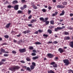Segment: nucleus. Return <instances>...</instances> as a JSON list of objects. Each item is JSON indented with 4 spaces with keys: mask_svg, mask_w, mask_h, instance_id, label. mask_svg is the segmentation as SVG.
<instances>
[{
    "mask_svg": "<svg viewBox=\"0 0 73 73\" xmlns=\"http://www.w3.org/2000/svg\"><path fill=\"white\" fill-rule=\"evenodd\" d=\"M57 28H58V29L59 31H60V30H61V27H57Z\"/></svg>",
    "mask_w": 73,
    "mask_h": 73,
    "instance_id": "nucleus-46",
    "label": "nucleus"
},
{
    "mask_svg": "<svg viewBox=\"0 0 73 73\" xmlns=\"http://www.w3.org/2000/svg\"><path fill=\"white\" fill-rule=\"evenodd\" d=\"M31 13V11L29 10V11H28L29 14H30V13Z\"/></svg>",
    "mask_w": 73,
    "mask_h": 73,
    "instance_id": "nucleus-62",
    "label": "nucleus"
},
{
    "mask_svg": "<svg viewBox=\"0 0 73 73\" xmlns=\"http://www.w3.org/2000/svg\"><path fill=\"white\" fill-rule=\"evenodd\" d=\"M30 32L29 30H27L25 31H23V33H24L25 34H26V33H28Z\"/></svg>",
    "mask_w": 73,
    "mask_h": 73,
    "instance_id": "nucleus-8",
    "label": "nucleus"
},
{
    "mask_svg": "<svg viewBox=\"0 0 73 73\" xmlns=\"http://www.w3.org/2000/svg\"><path fill=\"white\" fill-rule=\"evenodd\" d=\"M26 60L27 61H31V59H30V58L29 57H27L26 58Z\"/></svg>",
    "mask_w": 73,
    "mask_h": 73,
    "instance_id": "nucleus-14",
    "label": "nucleus"
},
{
    "mask_svg": "<svg viewBox=\"0 0 73 73\" xmlns=\"http://www.w3.org/2000/svg\"><path fill=\"white\" fill-rule=\"evenodd\" d=\"M33 52H35V53H37V51H36L35 50H33Z\"/></svg>",
    "mask_w": 73,
    "mask_h": 73,
    "instance_id": "nucleus-60",
    "label": "nucleus"
},
{
    "mask_svg": "<svg viewBox=\"0 0 73 73\" xmlns=\"http://www.w3.org/2000/svg\"><path fill=\"white\" fill-rule=\"evenodd\" d=\"M47 72L48 73H55L52 70H48Z\"/></svg>",
    "mask_w": 73,
    "mask_h": 73,
    "instance_id": "nucleus-10",
    "label": "nucleus"
},
{
    "mask_svg": "<svg viewBox=\"0 0 73 73\" xmlns=\"http://www.w3.org/2000/svg\"><path fill=\"white\" fill-rule=\"evenodd\" d=\"M34 34H38V31H36L34 33Z\"/></svg>",
    "mask_w": 73,
    "mask_h": 73,
    "instance_id": "nucleus-48",
    "label": "nucleus"
},
{
    "mask_svg": "<svg viewBox=\"0 0 73 73\" xmlns=\"http://www.w3.org/2000/svg\"><path fill=\"white\" fill-rule=\"evenodd\" d=\"M20 62H21L22 63H25V62L23 60L21 61Z\"/></svg>",
    "mask_w": 73,
    "mask_h": 73,
    "instance_id": "nucleus-58",
    "label": "nucleus"
},
{
    "mask_svg": "<svg viewBox=\"0 0 73 73\" xmlns=\"http://www.w3.org/2000/svg\"><path fill=\"white\" fill-rule=\"evenodd\" d=\"M7 8H13V6H11V5H9L7 6Z\"/></svg>",
    "mask_w": 73,
    "mask_h": 73,
    "instance_id": "nucleus-24",
    "label": "nucleus"
},
{
    "mask_svg": "<svg viewBox=\"0 0 73 73\" xmlns=\"http://www.w3.org/2000/svg\"><path fill=\"white\" fill-rule=\"evenodd\" d=\"M23 42L21 40H19V42H18V44H21Z\"/></svg>",
    "mask_w": 73,
    "mask_h": 73,
    "instance_id": "nucleus-33",
    "label": "nucleus"
},
{
    "mask_svg": "<svg viewBox=\"0 0 73 73\" xmlns=\"http://www.w3.org/2000/svg\"><path fill=\"white\" fill-rule=\"evenodd\" d=\"M19 51L21 53H24L26 52V49L25 48L20 49H19Z\"/></svg>",
    "mask_w": 73,
    "mask_h": 73,
    "instance_id": "nucleus-3",
    "label": "nucleus"
},
{
    "mask_svg": "<svg viewBox=\"0 0 73 73\" xmlns=\"http://www.w3.org/2000/svg\"><path fill=\"white\" fill-rule=\"evenodd\" d=\"M5 61H6V59H3L1 60V61H2V62H3V61L4 62H5Z\"/></svg>",
    "mask_w": 73,
    "mask_h": 73,
    "instance_id": "nucleus-43",
    "label": "nucleus"
},
{
    "mask_svg": "<svg viewBox=\"0 0 73 73\" xmlns=\"http://www.w3.org/2000/svg\"><path fill=\"white\" fill-rule=\"evenodd\" d=\"M64 6L62 5H58L57 6V8H64Z\"/></svg>",
    "mask_w": 73,
    "mask_h": 73,
    "instance_id": "nucleus-6",
    "label": "nucleus"
},
{
    "mask_svg": "<svg viewBox=\"0 0 73 73\" xmlns=\"http://www.w3.org/2000/svg\"><path fill=\"white\" fill-rule=\"evenodd\" d=\"M36 21H37L36 20L33 19L31 22V23H35Z\"/></svg>",
    "mask_w": 73,
    "mask_h": 73,
    "instance_id": "nucleus-17",
    "label": "nucleus"
},
{
    "mask_svg": "<svg viewBox=\"0 0 73 73\" xmlns=\"http://www.w3.org/2000/svg\"><path fill=\"white\" fill-rule=\"evenodd\" d=\"M20 68V67L18 66H15L11 68H9V69L10 70H11L13 72H15L16 71V70H18Z\"/></svg>",
    "mask_w": 73,
    "mask_h": 73,
    "instance_id": "nucleus-1",
    "label": "nucleus"
},
{
    "mask_svg": "<svg viewBox=\"0 0 73 73\" xmlns=\"http://www.w3.org/2000/svg\"><path fill=\"white\" fill-rule=\"evenodd\" d=\"M21 34H19V35H17V37H20L21 36Z\"/></svg>",
    "mask_w": 73,
    "mask_h": 73,
    "instance_id": "nucleus-51",
    "label": "nucleus"
},
{
    "mask_svg": "<svg viewBox=\"0 0 73 73\" xmlns=\"http://www.w3.org/2000/svg\"><path fill=\"white\" fill-rule=\"evenodd\" d=\"M28 27H32V24H29L28 25Z\"/></svg>",
    "mask_w": 73,
    "mask_h": 73,
    "instance_id": "nucleus-56",
    "label": "nucleus"
},
{
    "mask_svg": "<svg viewBox=\"0 0 73 73\" xmlns=\"http://www.w3.org/2000/svg\"><path fill=\"white\" fill-rule=\"evenodd\" d=\"M30 68L32 70H33L34 69V68H35V66H33V65H32L30 66Z\"/></svg>",
    "mask_w": 73,
    "mask_h": 73,
    "instance_id": "nucleus-19",
    "label": "nucleus"
},
{
    "mask_svg": "<svg viewBox=\"0 0 73 73\" xmlns=\"http://www.w3.org/2000/svg\"><path fill=\"white\" fill-rule=\"evenodd\" d=\"M17 3H18V1L17 0L14 1L13 2V4H17Z\"/></svg>",
    "mask_w": 73,
    "mask_h": 73,
    "instance_id": "nucleus-12",
    "label": "nucleus"
},
{
    "mask_svg": "<svg viewBox=\"0 0 73 73\" xmlns=\"http://www.w3.org/2000/svg\"><path fill=\"white\" fill-rule=\"evenodd\" d=\"M45 23H46V25H48V24H49V21H44V22Z\"/></svg>",
    "mask_w": 73,
    "mask_h": 73,
    "instance_id": "nucleus-29",
    "label": "nucleus"
},
{
    "mask_svg": "<svg viewBox=\"0 0 73 73\" xmlns=\"http://www.w3.org/2000/svg\"><path fill=\"white\" fill-rule=\"evenodd\" d=\"M40 20H41V21H43L44 22V19L43 17H40L39 18Z\"/></svg>",
    "mask_w": 73,
    "mask_h": 73,
    "instance_id": "nucleus-25",
    "label": "nucleus"
},
{
    "mask_svg": "<svg viewBox=\"0 0 73 73\" xmlns=\"http://www.w3.org/2000/svg\"><path fill=\"white\" fill-rule=\"evenodd\" d=\"M64 13H65V12H64V11L63 10L62 11V13L60 14V16H62V15H64Z\"/></svg>",
    "mask_w": 73,
    "mask_h": 73,
    "instance_id": "nucleus-22",
    "label": "nucleus"
},
{
    "mask_svg": "<svg viewBox=\"0 0 73 73\" xmlns=\"http://www.w3.org/2000/svg\"><path fill=\"white\" fill-rule=\"evenodd\" d=\"M38 31L39 32H40V33H41V32H43V31H42L41 30H38Z\"/></svg>",
    "mask_w": 73,
    "mask_h": 73,
    "instance_id": "nucleus-55",
    "label": "nucleus"
},
{
    "mask_svg": "<svg viewBox=\"0 0 73 73\" xmlns=\"http://www.w3.org/2000/svg\"><path fill=\"white\" fill-rule=\"evenodd\" d=\"M32 65L34 66H36V63L35 62H33L32 63Z\"/></svg>",
    "mask_w": 73,
    "mask_h": 73,
    "instance_id": "nucleus-36",
    "label": "nucleus"
},
{
    "mask_svg": "<svg viewBox=\"0 0 73 73\" xmlns=\"http://www.w3.org/2000/svg\"><path fill=\"white\" fill-rule=\"evenodd\" d=\"M70 45L71 48H73V42H70Z\"/></svg>",
    "mask_w": 73,
    "mask_h": 73,
    "instance_id": "nucleus-13",
    "label": "nucleus"
},
{
    "mask_svg": "<svg viewBox=\"0 0 73 73\" xmlns=\"http://www.w3.org/2000/svg\"><path fill=\"white\" fill-rule=\"evenodd\" d=\"M32 15L30 16L29 17V19H31V18H32Z\"/></svg>",
    "mask_w": 73,
    "mask_h": 73,
    "instance_id": "nucleus-57",
    "label": "nucleus"
},
{
    "mask_svg": "<svg viewBox=\"0 0 73 73\" xmlns=\"http://www.w3.org/2000/svg\"><path fill=\"white\" fill-rule=\"evenodd\" d=\"M21 1L23 3H25V0H22Z\"/></svg>",
    "mask_w": 73,
    "mask_h": 73,
    "instance_id": "nucleus-61",
    "label": "nucleus"
},
{
    "mask_svg": "<svg viewBox=\"0 0 73 73\" xmlns=\"http://www.w3.org/2000/svg\"><path fill=\"white\" fill-rule=\"evenodd\" d=\"M58 14V12H56L55 13L53 14L52 16H56V15H57V14Z\"/></svg>",
    "mask_w": 73,
    "mask_h": 73,
    "instance_id": "nucleus-18",
    "label": "nucleus"
},
{
    "mask_svg": "<svg viewBox=\"0 0 73 73\" xmlns=\"http://www.w3.org/2000/svg\"><path fill=\"white\" fill-rule=\"evenodd\" d=\"M60 28L61 29V30L62 29H64V28H65V27L64 26H62L61 27H60Z\"/></svg>",
    "mask_w": 73,
    "mask_h": 73,
    "instance_id": "nucleus-42",
    "label": "nucleus"
},
{
    "mask_svg": "<svg viewBox=\"0 0 73 73\" xmlns=\"http://www.w3.org/2000/svg\"><path fill=\"white\" fill-rule=\"evenodd\" d=\"M18 13H22L23 14V12L21 10H19L18 11Z\"/></svg>",
    "mask_w": 73,
    "mask_h": 73,
    "instance_id": "nucleus-23",
    "label": "nucleus"
},
{
    "mask_svg": "<svg viewBox=\"0 0 73 73\" xmlns=\"http://www.w3.org/2000/svg\"><path fill=\"white\" fill-rule=\"evenodd\" d=\"M70 37L69 36H66L64 37V40H69Z\"/></svg>",
    "mask_w": 73,
    "mask_h": 73,
    "instance_id": "nucleus-21",
    "label": "nucleus"
},
{
    "mask_svg": "<svg viewBox=\"0 0 73 73\" xmlns=\"http://www.w3.org/2000/svg\"><path fill=\"white\" fill-rule=\"evenodd\" d=\"M64 63L65 64L64 65L66 66H67L69 64V60H68V59H65L63 60Z\"/></svg>",
    "mask_w": 73,
    "mask_h": 73,
    "instance_id": "nucleus-2",
    "label": "nucleus"
},
{
    "mask_svg": "<svg viewBox=\"0 0 73 73\" xmlns=\"http://www.w3.org/2000/svg\"><path fill=\"white\" fill-rule=\"evenodd\" d=\"M58 51L60 52V53H63L64 52V50L61 48H60L58 49Z\"/></svg>",
    "mask_w": 73,
    "mask_h": 73,
    "instance_id": "nucleus-5",
    "label": "nucleus"
},
{
    "mask_svg": "<svg viewBox=\"0 0 73 73\" xmlns=\"http://www.w3.org/2000/svg\"><path fill=\"white\" fill-rule=\"evenodd\" d=\"M55 64V62H53L51 63V65H54Z\"/></svg>",
    "mask_w": 73,
    "mask_h": 73,
    "instance_id": "nucleus-52",
    "label": "nucleus"
},
{
    "mask_svg": "<svg viewBox=\"0 0 73 73\" xmlns=\"http://www.w3.org/2000/svg\"><path fill=\"white\" fill-rule=\"evenodd\" d=\"M64 34L65 35H68L69 33L68 32L64 31Z\"/></svg>",
    "mask_w": 73,
    "mask_h": 73,
    "instance_id": "nucleus-15",
    "label": "nucleus"
},
{
    "mask_svg": "<svg viewBox=\"0 0 73 73\" xmlns=\"http://www.w3.org/2000/svg\"><path fill=\"white\" fill-rule=\"evenodd\" d=\"M27 70H29V71L31 72V68H30L29 67H27Z\"/></svg>",
    "mask_w": 73,
    "mask_h": 73,
    "instance_id": "nucleus-32",
    "label": "nucleus"
},
{
    "mask_svg": "<svg viewBox=\"0 0 73 73\" xmlns=\"http://www.w3.org/2000/svg\"><path fill=\"white\" fill-rule=\"evenodd\" d=\"M10 25H11V23H9L7 25L5 26V27L7 28H8L9 27V26H10Z\"/></svg>",
    "mask_w": 73,
    "mask_h": 73,
    "instance_id": "nucleus-11",
    "label": "nucleus"
},
{
    "mask_svg": "<svg viewBox=\"0 0 73 73\" xmlns=\"http://www.w3.org/2000/svg\"><path fill=\"white\" fill-rule=\"evenodd\" d=\"M58 29L57 28V27L56 28H55L54 31H55V32H58Z\"/></svg>",
    "mask_w": 73,
    "mask_h": 73,
    "instance_id": "nucleus-37",
    "label": "nucleus"
},
{
    "mask_svg": "<svg viewBox=\"0 0 73 73\" xmlns=\"http://www.w3.org/2000/svg\"><path fill=\"white\" fill-rule=\"evenodd\" d=\"M33 8H34V9H37V7H36V6H34L33 7Z\"/></svg>",
    "mask_w": 73,
    "mask_h": 73,
    "instance_id": "nucleus-59",
    "label": "nucleus"
},
{
    "mask_svg": "<svg viewBox=\"0 0 73 73\" xmlns=\"http://www.w3.org/2000/svg\"><path fill=\"white\" fill-rule=\"evenodd\" d=\"M42 11L43 12H46V10L45 9H42Z\"/></svg>",
    "mask_w": 73,
    "mask_h": 73,
    "instance_id": "nucleus-31",
    "label": "nucleus"
},
{
    "mask_svg": "<svg viewBox=\"0 0 73 73\" xmlns=\"http://www.w3.org/2000/svg\"><path fill=\"white\" fill-rule=\"evenodd\" d=\"M12 53L14 54H16V52L15 50H13L12 51Z\"/></svg>",
    "mask_w": 73,
    "mask_h": 73,
    "instance_id": "nucleus-40",
    "label": "nucleus"
},
{
    "mask_svg": "<svg viewBox=\"0 0 73 73\" xmlns=\"http://www.w3.org/2000/svg\"><path fill=\"white\" fill-rule=\"evenodd\" d=\"M7 45V43H3L2 44V45Z\"/></svg>",
    "mask_w": 73,
    "mask_h": 73,
    "instance_id": "nucleus-50",
    "label": "nucleus"
},
{
    "mask_svg": "<svg viewBox=\"0 0 73 73\" xmlns=\"http://www.w3.org/2000/svg\"><path fill=\"white\" fill-rule=\"evenodd\" d=\"M4 56L5 57H7V56H8V54H4Z\"/></svg>",
    "mask_w": 73,
    "mask_h": 73,
    "instance_id": "nucleus-53",
    "label": "nucleus"
},
{
    "mask_svg": "<svg viewBox=\"0 0 73 73\" xmlns=\"http://www.w3.org/2000/svg\"><path fill=\"white\" fill-rule=\"evenodd\" d=\"M48 20V18H46L45 19V20H44V21H47V20Z\"/></svg>",
    "mask_w": 73,
    "mask_h": 73,
    "instance_id": "nucleus-41",
    "label": "nucleus"
},
{
    "mask_svg": "<svg viewBox=\"0 0 73 73\" xmlns=\"http://www.w3.org/2000/svg\"><path fill=\"white\" fill-rule=\"evenodd\" d=\"M32 56H36V54L35 53H32Z\"/></svg>",
    "mask_w": 73,
    "mask_h": 73,
    "instance_id": "nucleus-47",
    "label": "nucleus"
},
{
    "mask_svg": "<svg viewBox=\"0 0 73 73\" xmlns=\"http://www.w3.org/2000/svg\"><path fill=\"white\" fill-rule=\"evenodd\" d=\"M35 44H36L37 45H40L41 44V43H40V42H37L35 43Z\"/></svg>",
    "mask_w": 73,
    "mask_h": 73,
    "instance_id": "nucleus-26",
    "label": "nucleus"
},
{
    "mask_svg": "<svg viewBox=\"0 0 73 73\" xmlns=\"http://www.w3.org/2000/svg\"><path fill=\"white\" fill-rule=\"evenodd\" d=\"M53 66L54 68H57V65L56 64L53 65Z\"/></svg>",
    "mask_w": 73,
    "mask_h": 73,
    "instance_id": "nucleus-34",
    "label": "nucleus"
},
{
    "mask_svg": "<svg viewBox=\"0 0 73 73\" xmlns=\"http://www.w3.org/2000/svg\"><path fill=\"white\" fill-rule=\"evenodd\" d=\"M19 6L18 5H15V7H14V9L15 10H18L19 9Z\"/></svg>",
    "mask_w": 73,
    "mask_h": 73,
    "instance_id": "nucleus-7",
    "label": "nucleus"
},
{
    "mask_svg": "<svg viewBox=\"0 0 73 73\" xmlns=\"http://www.w3.org/2000/svg\"><path fill=\"white\" fill-rule=\"evenodd\" d=\"M47 56L49 57V58H52V57L54 56L53 55L50 53L48 54H47Z\"/></svg>",
    "mask_w": 73,
    "mask_h": 73,
    "instance_id": "nucleus-4",
    "label": "nucleus"
},
{
    "mask_svg": "<svg viewBox=\"0 0 73 73\" xmlns=\"http://www.w3.org/2000/svg\"><path fill=\"white\" fill-rule=\"evenodd\" d=\"M23 7L24 9H25V8H27V5H25L23 6Z\"/></svg>",
    "mask_w": 73,
    "mask_h": 73,
    "instance_id": "nucleus-44",
    "label": "nucleus"
},
{
    "mask_svg": "<svg viewBox=\"0 0 73 73\" xmlns=\"http://www.w3.org/2000/svg\"><path fill=\"white\" fill-rule=\"evenodd\" d=\"M43 36L44 37H48V35L46 34H43Z\"/></svg>",
    "mask_w": 73,
    "mask_h": 73,
    "instance_id": "nucleus-39",
    "label": "nucleus"
},
{
    "mask_svg": "<svg viewBox=\"0 0 73 73\" xmlns=\"http://www.w3.org/2000/svg\"><path fill=\"white\" fill-rule=\"evenodd\" d=\"M68 4V3L67 2H64L62 3V4L64 5H66Z\"/></svg>",
    "mask_w": 73,
    "mask_h": 73,
    "instance_id": "nucleus-27",
    "label": "nucleus"
},
{
    "mask_svg": "<svg viewBox=\"0 0 73 73\" xmlns=\"http://www.w3.org/2000/svg\"><path fill=\"white\" fill-rule=\"evenodd\" d=\"M73 16V13H71L70 14V16L71 17Z\"/></svg>",
    "mask_w": 73,
    "mask_h": 73,
    "instance_id": "nucleus-63",
    "label": "nucleus"
},
{
    "mask_svg": "<svg viewBox=\"0 0 73 73\" xmlns=\"http://www.w3.org/2000/svg\"><path fill=\"white\" fill-rule=\"evenodd\" d=\"M53 42L54 44H57V43H58V42H57V41H54Z\"/></svg>",
    "mask_w": 73,
    "mask_h": 73,
    "instance_id": "nucleus-49",
    "label": "nucleus"
},
{
    "mask_svg": "<svg viewBox=\"0 0 73 73\" xmlns=\"http://www.w3.org/2000/svg\"><path fill=\"white\" fill-rule=\"evenodd\" d=\"M38 56H35L32 58V59L34 60H36V59H38Z\"/></svg>",
    "mask_w": 73,
    "mask_h": 73,
    "instance_id": "nucleus-16",
    "label": "nucleus"
},
{
    "mask_svg": "<svg viewBox=\"0 0 73 73\" xmlns=\"http://www.w3.org/2000/svg\"><path fill=\"white\" fill-rule=\"evenodd\" d=\"M1 51L3 53H8V52H6L5 51V50L3 49V48H1Z\"/></svg>",
    "mask_w": 73,
    "mask_h": 73,
    "instance_id": "nucleus-9",
    "label": "nucleus"
},
{
    "mask_svg": "<svg viewBox=\"0 0 73 73\" xmlns=\"http://www.w3.org/2000/svg\"><path fill=\"white\" fill-rule=\"evenodd\" d=\"M3 64H4L3 62H2V61L0 62V65H3Z\"/></svg>",
    "mask_w": 73,
    "mask_h": 73,
    "instance_id": "nucleus-38",
    "label": "nucleus"
},
{
    "mask_svg": "<svg viewBox=\"0 0 73 73\" xmlns=\"http://www.w3.org/2000/svg\"><path fill=\"white\" fill-rule=\"evenodd\" d=\"M50 24H52V25H53L54 23V21L52 20L51 21H50Z\"/></svg>",
    "mask_w": 73,
    "mask_h": 73,
    "instance_id": "nucleus-30",
    "label": "nucleus"
},
{
    "mask_svg": "<svg viewBox=\"0 0 73 73\" xmlns=\"http://www.w3.org/2000/svg\"><path fill=\"white\" fill-rule=\"evenodd\" d=\"M52 9V7H51L49 6L48 7V9Z\"/></svg>",
    "mask_w": 73,
    "mask_h": 73,
    "instance_id": "nucleus-64",
    "label": "nucleus"
},
{
    "mask_svg": "<svg viewBox=\"0 0 73 73\" xmlns=\"http://www.w3.org/2000/svg\"><path fill=\"white\" fill-rule=\"evenodd\" d=\"M4 37H5V38H9V36L8 35H5L4 36Z\"/></svg>",
    "mask_w": 73,
    "mask_h": 73,
    "instance_id": "nucleus-35",
    "label": "nucleus"
},
{
    "mask_svg": "<svg viewBox=\"0 0 73 73\" xmlns=\"http://www.w3.org/2000/svg\"><path fill=\"white\" fill-rule=\"evenodd\" d=\"M48 32H49L50 34H51L52 33V31L51 30L49 29L48 30Z\"/></svg>",
    "mask_w": 73,
    "mask_h": 73,
    "instance_id": "nucleus-28",
    "label": "nucleus"
},
{
    "mask_svg": "<svg viewBox=\"0 0 73 73\" xmlns=\"http://www.w3.org/2000/svg\"><path fill=\"white\" fill-rule=\"evenodd\" d=\"M68 29H70L71 30H72V29H73V28H72L71 27H68Z\"/></svg>",
    "mask_w": 73,
    "mask_h": 73,
    "instance_id": "nucleus-45",
    "label": "nucleus"
},
{
    "mask_svg": "<svg viewBox=\"0 0 73 73\" xmlns=\"http://www.w3.org/2000/svg\"><path fill=\"white\" fill-rule=\"evenodd\" d=\"M20 8L21 10H24V8L23 7H21Z\"/></svg>",
    "mask_w": 73,
    "mask_h": 73,
    "instance_id": "nucleus-54",
    "label": "nucleus"
},
{
    "mask_svg": "<svg viewBox=\"0 0 73 73\" xmlns=\"http://www.w3.org/2000/svg\"><path fill=\"white\" fill-rule=\"evenodd\" d=\"M29 49L30 50H33V49H34V48H33V47L32 46H30L29 47Z\"/></svg>",
    "mask_w": 73,
    "mask_h": 73,
    "instance_id": "nucleus-20",
    "label": "nucleus"
}]
</instances>
